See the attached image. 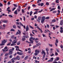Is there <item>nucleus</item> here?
<instances>
[{"label": "nucleus", "mask_w": 63, "mask_h": 63, "mask_svg": "<svg viewBox=\"0 0 63 63\" xmlns=\"http://www.w3.org/2000/svg\"><path fill=\"white\" fill-rule=\"evenodd\" d=\"M45 16H43L42 17V20L41 21V22L42 23H44V22L45 21Z\"/></svg>", "instance_id": "f257e3e1"}, {"label": "nucleus", "mask_w": 63, "mask_h": 63, "mask_svg": "<svg viewBox=\"0 0 63 63\" xmlns=\"http://www.w3.org/2000/svg\"><path fill=\"white\" fill-rule=\"evenodd\" d=\"M16 42H17V40H14V41L12 42V43L13 44H11V46H14V44H16Z\"/></svg>", "instance_id": "f03ea898"}, {"label": "nucleus", "mask_w": 63, "mask_h": 63, "mask_svg": "<svg viewBox=\"0 0 63 63\" xmlns=\"http://www.w3.org/2000/svg\"><path fill=\"white\" fill-rule=\"evenodd\" d=\"M35 56H36V55H38V53H39L40 52L39 50L38 51V50L36 49L35 51Z\"/></svg>", "instance_id": "7ed1b4c3"}, {"label": "nucleus", "mask_w": 63, "mask_h": 63, "mask_svg": "<svg viewBox=\"0 0 63 63\" xmlns=\"http://www.w3.org/2000/svg\"><path fill=\"white\" fill-rule=\"evenodd\" d=\"M7 41H5V40L4 39V40L3 41H2V44H1V45H2V46H4V45H5L4 44H5Z\"/></svg>", "instance_id": "20e7f679"}, {"label": "nucleus", "mask_w": 63, "mask_h": 63, "mask_svg": "<svg viewBox=\"0 0 63 63\" xmlns=\"http://www.w3.org/2000/svg\"><path fill=\"white\" fill-rule=\"evenodd\" d=\"M15 59L16 60L17 59L18 60H19L20 59V58L19 57V55L17 56L16 58H15Z\"/></svg>", "instance_id": "39448f33"}, {"label": "nucleus", "mask_w": 63, "mask_h": 63, "mask_svg": "<svg viewBox=\"0 0 63 63\" xmlns=\"http://www.w3.org/2000/svg\"><path fill=\"white\" fill-rule=\"evenodd\" d=\"M17 54L18 55H22L23 54V53L22 52H17Z\"/></svg>", "instance_id": "423d86ee"}, {"label": "nucleus", "mask_w": 63, "mask_h": 63, "mask_svg": "<svg viewBox=\"0 0 63 63\" xmlns=\"http://www.w3.org/2000/svg\"><path fill=\"white\" fill-rule=\"evenodd\" d=\"M41 17H39L38 18V19H37V21H38L40 23V20H41Z\"/></svg>", "instance_id": "0eeeda50"}, {"label": "nucleus", "mask_w": 63, "mask_h": 63, "mask_svg": "<svg viewBox=\"0 0 63 63\" xmlns=\"http://www.w3.org/2000/svg\"><path fill=\"white\" fill-rule=\"evenodd\" d=\"M56 42H55V45L56 47H57V44H58V39H57L56 40Z\"/></svg>", "instance_id": "6e6552de"}, {"label": "nucleus", "mask_w": 63, "mask_h": 63, "mask_svg": "<svg viewBox=\"0 0 63 63\" xmlns=\"http://www.w3.org/2000/svg\"><path fill=\"white\" fill-rule=\"evenodd\" d=\"M11 61H12V63H14L15 62V61L14 60H16V59H15V58H13L11 59Z\"/></svg>", "instance_id": "1a4fd4ad"}, {"label": "nucleus", "mask_w": 63, "mask_h": 63, "mask_svg": "<svg viewBox=\"0 0 63 63\" xmlns=\"http://www.w3.org/2000/svg\"><path fill=\"white\" fill-rule=\"evenodd\" d=\"M29 30V27H28V25H27L26 28V32L28 31Z\"/></svg>", "instance_id": "9d476101"}, {"label": "nucleus", "mask_w": 63, "mask_h": 63, "mask_svg": "<svg viewBox=\"0 0 63 63\" xmlns=\"http://www.w3.org/2000/svg\"><path fill=\"white\" fill-rule=\"evenodd\" d=\"M9 53L8 55H12V53H13L12 51H10V50H9Z\"/></svg>", "instance_id": "9b49d317"}, {"label": "nucleus", "mask_w": 63, "mask_h": 63, "mask_svg": "<svg viewBox=\"0 0 63 63\" xmlns=\"http://www.w3.org/2000/svg\"><path fill=\"white\" fill-rule=\"evenodd\" d=\"M8 49H7L6 50V49L4 48L2 50H3V52L4 51H5V52H6V51H8Z\"/></svg>", "instance_id": "f8f14e48"}, {"label": "nucleus", "mask_w": 63, "mask_h": 63, "mask_svg": "<svg viewBox=\"0 0 63 63\" xmlns=\"http://www.w3.org/2000/svg\"><path fill=\"white\" fill-rule=\"evenodd\" d=\"M60 24L61 25H62L63 24V20H62L60 22Z\"/></svg>", "instance_id": "ddd939ff"}, {"label": "nucleus", "mask_w": 63, "mask_h": 63, "mask_svg": "<svg viewBox=\"0 0 63 63\" xmlns=\"http://www.w3.org/2000/svg\"><path fill=\"white\" fill-rule=\"evenodd\" d=\"M39 39L36 38L35 40V42L36 43H38V41H37V40H38Z\"/></svg>", "instance_id": "4468645a"}, {"label": "nucleus", "mask_w": 63, "mask_h": 63, "mask_svg": "<svg viewBox=\"0 0 63 63\" xmlns=\"http://www.w3.org/2000/svg\"><path fill=\"white\" fill-rule=\"evenodd\" d=\"M28 58V56H26L25 58L24 59V60H27V59Z\"/></svg>", "instance_id": "2eb2a0df"}, {"label": "nucleus", "mask_w": 63, "mask_h": 63, "mask_svg": "<svg viewBox=\"0 0 63 63\" xmlns=\"http://www.w3.org/2000/svg\"><path fill=\"white\" fill-rule=\"evenodd\" d=\"M55 8H53L50 10V11L51 12V11H54V10H55Z\"/></svg>", "instance_id": "dca6fc26"}, {"label": "nucleus", "mask_w": 63, "mask_h": 63, "mask_svg": "<svg viewBox=\"0 0 63 63\" xmlns=\"http://www.w3.org/2000/svg\"><path fill=\"white\" fill-rule=\"evenodd\" d=\"M30 39H32V40H34L35 39V38H33V37H31L30 38Z\"/></svg>", "instance_id": "f3484780"}, {"label": "nucleus", "mask_w": 63, "mask_h": 63, "mask_svg": "<svg viewBox=\"0 0 63 63\" xmlns=\"http://www.w3.org/2000/svg\"><path fill=\"white\" fill-rule=\"evenodd\" d=\"M53 63H62L60 62V61H59L58 62V63L56 62H53Z\"/></svg>", "instance_id": "a211bd4d"}, {"label": "nucleus", "mask_w": 63, "mask_h": 63, "mask_svg": "<svg viewBox=\"0 0 63 63\" xmlns=\"http://www.w3.org/2000/svg\"><path fill=\"white\" fill-rule=\"evenodd\" d=\"M14 14H16V15H17V10H16L15 11Z\"/></svg>", "instance_id": "6ab92c4d"}, {"label": "nucleus", "mask_w": 63, "mask_h": 63, "mask_svg": "<svg viewBox=\"0 0 63 63\" xmlns=\"http://www.w3.org/2000/svg\"><path fill=\"white\" fill-rule=\"evenodd\" d=\"M59 0H55L56 3H59Z\"/></svg>", "instance_id": "aec40b11"}, {"label": "nucleus", "mask_w": 63, "mask_h": 63, "mask_svg": "<svg viewBox=\"0 0 63 63\" xmlns=\"http://www.w3.org/2000/svg\"><path fill=\"white\" fill-rule=\"evenodd\" d=\"M13 28H14V29H16V26L15 25H14L13 26Z\"/></svg>", "instance_id": "412c9836"}, {"label": "nucleus", "mask_w": 63, "mask_h": 63, "mask_svg": "<svg viewBox=\"0 0 63 63\" xmlns=\"http://www.w3.org/2000/svg\"><path fill=\"white\" fill-rule=\"evenodd\" d=\"M3 22L4 23H6L8 22V20L3 21Z\"/></svg>", "instance_id": "4be33fe9"}, {"label": "nucleus", "mask_w": 63, "mask_h": 63, "mask_svg": "<svg viewBox=\"0 0 63 63\" xmlns=\"http://www.w3.org/2000/svg\"><path fill=\"white\" fill-rule=\"evenodd\" d=\"M30 13V16H32V11H31Z\"/></svg>", "instance_id": "5701e85b"}, {"label": "nucleus", "mask_w": 63, "mask_h": 63, "mask_svg": "<svg viewBox=\"0 0 63 63\" xmlns=\"http://www.w3.org/2000/svg\"><path fill=\"white\" fill-rule=\"evenodd\" d=\"M56 21V20L55 19H53L52 20V22H55Z\"/></svg>", "instance_id": "b1692460"}, {"label": "nucleus", "mask_w": 63, "mask_h": 63, "mask_svg": "<svg viewBox=\"0 0 63 63\" xmlns=\"http://www.w3.org/2000/svg\"><path fill=\"white\" fill-rule=\"evenodd\" d=\"M57 12V11H53L52 13L54 14H55V13H56Z\"/></svg>", "instance_id": "393cba45"}, {"label": "nucleus", "mask_w": 63, "mask_h": 63, "mask_svg": "<svg viewBox=\"0 0 63 63\" xmlns=\"http://www.w3.org/2000/svg\"><path fill=\"white\" fill-rule=\"evenodd\" d=\"M17 45H20V41H19L18 42H17Z\"/></svg>", "instance_id": "a878e982"}, {"label": "nucleus", "mask_w": 63, "mask_h": 63, "mask_svg": "<svg viewBox=\"0 0 63 63\" xmlns=\"http://www.w3.org/2000/svg\"><path fill=\"white\" fill-rule=\"evenodd\" d=\"M41 44L40 43H38V44H36V45L37 46H40L41 45Z\"/></svg>", "instance_id": "bb28decb"}, {"label": "nucleus", "mask_w": 63, "mask_h": 63, "mask_svg": "<svg viewBox=\"0 0 63 63\" xmlns=\"http://www.w3.org/2000/svg\"><path fill=\"white\" fill-rule=\"evenodd\" d=\"M58 9H59V10H60V9H61V8L60 7V6L59 5L58 7Z\"/></svg>", "instance_id": "cd10ccee"}, {"label": "nucleus", "mask_w": 63, "mask_h": 63, "mask_svg": "<svg viewBox=\"0 0 63 63\" xmlns=\"http://www.w3.org/2000/svg\"><path fill=\"white\" fill-rule=\"evenodd\" d=\"M30 41L31 42V43L32 44V43H33V41L31 39H30Z\"/></svg>", "instance_id": "c85d7f7f"}, {"label": "nucleus", "mask_w": 63, "mask_h": 63, "mask_svg": "<svg viewBox=\"0 0 63 63\" xmlns=\"http://www.w3.org/2000/svg\"><path fill=\"white\" fill-rule=\"evenodd\" d=\"M32 7H36V5H35V4H34L32 5Z\"/></svg>", "instance_id": "c756f323"}, {"label": "nucleus", "mask_w": 63, "mask_h": 63, "mask_svg": "<svg viewBox=\"0 0 63 63\" xmlns=\"http://www.w3.org/2000/svg\"><path fill=\"white\" fill-rule=\"evenodd\" d=\"M55 55L56 56H57L58 55V53L57 52H55Z\"/></svg>", "instance_id": "7c9ffc66"}, {"label": "nucleus", "mask_w": 63, "mask_h": 63, "mask_svg": "<svg viewBox=\"0 0 63 63\" xmlns=\"http://www.w3.org/2000/svg\"><path fill=\"white\" fill-rule=\"evenodd\" d=\"M11 37L12 39H14V37H15V36L13 35Z\"/></svg>", "instance_id": "2f4dec72"}, {"label": "nucleus", "mask_w": 63, "mask_h": 63, "mask_svg": "<svg viewBox=\"0 0 63 63\" xmlns=\"http://www.w3.org/2000/svg\"><path fill=\"white\" fill-rule=\"evenodd\" d=\"M10 31H13L14 32H15V30L14 29H11V30Z\"/></svg>", "instance_id": "473e14b6"}, {"label": "nucleus", "mask_w": 63, "mask_h": 63, "mask_svg": "<svg viewBox=\"0 0 63 63\" xmlns=\"http://www.w3.org/2000/svg\"><path fill=\"white\" fill-rule=\"evenodd\" d=\"M44 4L43 3H41V7H42V6H44Z\"/></svg>", "instance_id": "72a5a7b5"}, {"label": "nucleus", "mask_w": 63, "mask_h": 63, "mask_svg": "<svg viewBox=\"0 0 63 63\" xmlns=\"http://www.w3.org/2000/svg\"><path fill=\"white\" fill-rule=\"evenodd\" d=\"M56 59L57 61H58L59 60V57H57L56 58Z\"/></svg>", "instance_id": "f704fd0d"}, {"label": "nucleus", "mask_w": 63, "mask_h": 63, "mask_svg": "<svg viewBox=\"0 0 63 63\" xmlns=\"http://www.w3.org/2000/svg\"><path fill=\"white\" fill-rule=\"evenodd\" d=\"M38 1L37 2V3H39V1H40V2H41L42 1V0H38Z\"/></svg>", "instance_id": "c9c22d12"}, {"label": "nucleus", "mask_w": 63, "mask_h": 63, "mask_svg": "<svg viewBox=\"0 0 63 63\" xmlns=\"http://www.w3.org/2000/svg\"><path fill=\"white\" fill-rule=\"evenodd\" d=\"M27 4L26 3L24 5H23V7H26V6H27Z\"/></svg>", "instance_id": "e433bc0d"}, {"label": "nucleus", "mask_w": 63, "mask_h": 63, "mask_svg": "<svg viewBox=\"0 0 63 63\" xmlns=\"http://www.w3.org/2000/svg\"><path fill=\"white\" fill-rule=\"evenodd\" d=\"M56 50L57 52H59V50L58 49H56Z\"/></svg>", "instance_id": "4c0bfd02"}, {"label": "nucleus", "mask_w": 63, "mask_h": 63, "mask_svg": "<svg viewBox=\"0 0 63 63\" xmlns=\"http://www.w3.org/2000/svg\"><path fill=\"white\" fill-rule=\"evenodd\" d=\"M37 13H38V11H35V12L34 13L33 15H35V14H37Z\"/></svg>", "instance_id": "58836bf2"}, {"label": "nucleus", "mask_w": 63, "mask_h": 63, "mask_svg": "<svg viewBox=\"0 0 63 63\" xmlns=\"http://www.w3.org/2000/svg\"><path fill=\"white\" fill-rule=\"evenodd\" d=\"M26 40V39L25 38H22V40L23 41H24L25 40Z\"/></svg>", "instance_id": "ea45409f"}, {"label": "nucleus", "mask_w": 63, "mask_h": 63, "mask_svg": "<svg viewBox=\"0 0 63 63\" xmlns=\"http://www.w3.org/2000/svg\"><path fill=\"white\" fill-rule=\"evenodd\" d=\"M49 3H48V2H46V5H47V6H48L49 5Z\"/></svg>", "instance_id": "a19ab883"}, {"label": "nucleus", "mask_w": 63, "mask_h": 63, "mask_svg": "<svg viewBox=\"0 0 63 63\" xmlns=\"http://www.w3.org/2000/svg\"><path fill=\"white\" fill-rule=\"evenodd\" d=\"M45 58V55H43V57L42 60H44Z\"/></svg>", "instance_id": "79ce46f5"}, {"label": "nucleus", "mask_w": 63, "mask_h": 63, "mask_svg": "<svg viewBox=\"0 0 63 63\" xmlns=\"http://www.w3.org/2000/svg\"><path fill=\"white\" fill-rule=\"evenodd\" d=\"M11 2V1L8 2V5H11V3H10Z\"/></svg>", "instance_id": "37998d69"}, {"label": "nucleus", "mask_w": 63, "mask_h": 63, "mask_svg": "<svg viewBox=\"0 0 63 63\" xmlns=\"http://www.w3.org/2000/svg\"><path fill=\"white\" fill-rule=\"evenodd\" d=\"M22 12L23 13H24V9H22Z\"/></svg>", "instance_id": "c03bdc74"}, {"label": "nucleus", "mask_w": 63, "mask_h": 63, "mask_svg": "<svg viewBox=\"0 0 63 63\" xmlns=\"http://www.w3.org/2000/svg\"><path fill=\"white\" fill-rule=\"evenodd\" d=\"M9 16L10 17H13V16L11 15H9Z\"/></svg>", "instance_id": "a18cd8bd"}, {"label": "nucleus", "mask_w": 63, "mask_h": 63, "mask_svg": "<svg viewBox=\"0 0 63 63\" xmlns=\"http://www.w3.org/2000/svg\"><path fill=\"white\" fill-rule=\"evenodd\" d=\"M52 61V62L53 61V58H51V59H50Z\"/></svg>", "instance_id": "49530a36"}, {"label": "nucleus", "mask_w": 63, "mask_h": 63, "mask_svg": "<svg viewBox=\"0 0 63 63\" xmlns=\"http://www.w3.org/2000/svg\"><path fill=\"white\" fill-rule=\"evenodd\" d=\"M46 19H48L49 18V17H47L46 18Z\"/></svg>", "instance_id": "de8ad7c7"}, {"label": "nucleus", "mask_w": 63, "mask_h": 63, "mask_svg": "<svg viewBox=\"0 0 63 63\" xmlns=\"http://www.w3.org/2000/svg\"><path fill=\"white\" fill-rule=\"evenodd\" d=\"M46 50L47 51H49V49H48V48H46Z\"/></svg>", "instance_id": "09e8293b"}, {"label": "nucleus", "mask_w": 63, "mask_h": 63, "mask_svg": "<svg viewBox=\"0 0 63 63\" xmlns=\"http://www.w3.org/2000/svg\"><path fill=\"white\" fill-rule=\"evenodd\" d=\"M30 28H32V29H34V28L33 27H32L31 26H30Z\"/></svg>", "instance_id": "8fccbe9b"}, {"label": "nucleus", "mask_w": 63, "mask_h": 63, "mask_svg": "<svg viewBox=\"0 0 63 63\" xmlns=\"http://www.w3.org/2000/svg\"><path fill=\"white\" fill-rule=\"evenodd\" d=\"M60 47H61V48H63V45H61V46H60Z\"/></svg>", "instance_id": "3c124183"}, {"label": "nucleus", "mask_w": 63, "mask_h": 63, "mask_svg": "<svg viewBox=\"0 0 63 63\" xmlns=\"http://www.w3.org/2000/svg\"><path fill=\"white\" fill-rule=\"evenodd\" d=\"M13 5L14 6H15L16 7H17V5L15 4H13Z\"/></svg>", "instance_id": "603ef678"}, {"label": "nucleus", "mask_w": 63, "mask_h": 63, "mask_svg": "<svg viewBox=\"0 0 63 63\" xmlns=\"http://www.w3.org/2000/svg\"><path fill=\"white\" fill-rule=\"evenodd\" d=\"M36 27H37V29H39V30H40V28H39V27H38V26H36Z\"/></svg>", "instance_id": "864d4df0"}, {"label": "nucleus", "mask_w": 63, "mask_h": 63, "mask_svg": "<svg viewBox=\"0 0 63 63\" xmlns=\"http://www.w3.org/2000/svg\"><path fill=\"white\" fill-rule=\"evenodd\" d=\"M17 10L18 12H19V11H20V9H19L18 8L17 9Z\"/></svg>", "instance_id": "5fc2aeb1"}, {"label": "nucleus", "mask_w": 63, "mask_h": 63, "mask_svg": "<svg viewBox=\"0 0 63 63\" xmlns=\"http://www.w3.org/2000/svg\"><path fill=\"white\" fill-rule=\"evenodd\" d=\"M18 32L19 33V34H20L21 32H20V31H19V30H18Z\"/></svg>", "instance_id": "6e6d98bb"}, {"label": "nucleus", "mask_w": 63, "mask_h": 63, "mask_svg": "<svg viewBox=\"0 0 63 63\" xmlns=\"http://www.w3.org/2000/svg\"><path fill=\"white\" fill-rule=\"evenodd\" d=\"M13 57V56H12V55H10L9 56L10 58H12Z\"/></svg>", "instance_id": "4d7b16f0"}, {"label": "nucleus", "mask_w": 63, "mask_h": 63, "mask_svg": "<svg viewBox=\"0 0 63 63\" xmlns=\"http://www.w3.org/2000/svg\"><path fill=\"white\" fill-rule=\"evenodd\" d=\"M60 33H62V32H63V30H61V31H60Z\"/></svg>", "instance_id": "13d9d810"}, {"label": "nucleus", "mask_w": 63, "mask_h": 63, "mask_svg": "<svg viewBox=\"0 0 63 63\" xmlns=\"http://www.w3.org/2000/svg\"><path fill=\"white\" fill-rule=\"evenodd\" d=\"M47 27L48 28H49V26L48 25H47Z\"/></svg>", "instance_id": "bf43d9fd"}, {"label": "nucleus", "mask_w": 63, "mask_h": 63, "mask_svg": "<svg viewBox=\"0 0 63 63\" xmlns=\"http://www.w3.org/2000/svg\"><path fill=\"white\" fill-rule=\"evenodd\" d=\"M16 24H17V25H19V23L18 22H16Z\"/></svg>", "instance_id": "052dcab7"}, {"label": "nucleus", "mask_w": 63, "mask_h": 63, "mask_svg": "<svg viewBox=\"0 0 63 63\" xmlns=\"http://www.w3.org/2000/svg\"><path fill=\"white\" fill-rule=\"evenodd\" d=\"M54 55V54L53 53H52L51 55H50V56H53Z\"/></svg>", "instance_id": "680f3d73"}, {"label": "nucleus", "mask_w": 63, "mask_h": 63, "mask_svg": "<svg viewBox=\"0 0 63 63\" xmlns=\"http://www.w3.org/2000/svg\"><path fill=\"white\" fill-rule=\"evenodd\" d=\"M18 32H17L15 35H18Z\"/></svg>", "instance_id": "e2e57ef3"}, {"label": "nucleus", "mask_w": 63, "mask_h": 63, "mask_svg": "<svg viewBox=\"0 0 63 63\" xmlns=\"http://www.w3.org/2000/svg\"><path fill=\"white\" fill-rule=\"evenodd\" d=\"M2 6H3V5L2 4L0 3V7H2Z\"/></svg>", "instance_id": "0e129e2a"}, {"label": "nucleus", "mask_w": 63, "mask_h": 63, "mask_svg": "<svg viewBox=\"0 0 63 63\" xmlns=\"http://www.w3.org/2000/svg\"><path fill=\"white\" fill-rule=\"evenodd\" d=\"M31 7H30V6H29L28 7V10H30V9Z\"/></svg>", "instance_id": "69168bd1"}, {"label": "nucleus", "mask_w": 63, "mask_h": 63, "mask_svg": "<svg viewBox=\"0 0 63 63\" xmlns=\"http://www.w3.org/2000/svg\"><path fill=\"white\" fill-rule=\"evenodd\" d=\"M16 9V7H15L12 10V11H14V10H15V9Z\"/></svg>", "instance_id": "338daca9"}, {"label": "nucleus", "mask_w": 63, "mask_h": 63, "mask_svg": "<svg viewBox=\"0 0 63 63\" xmlns=\"http://www.w3.org/2000/svg\"><path fill=\"white\" fill-rule=\"evenodd\" d=\"M7 55H8V53H6L5 54V56H7Z\"/></svg>", "instance_id": "774afa93"}]
</instances>
